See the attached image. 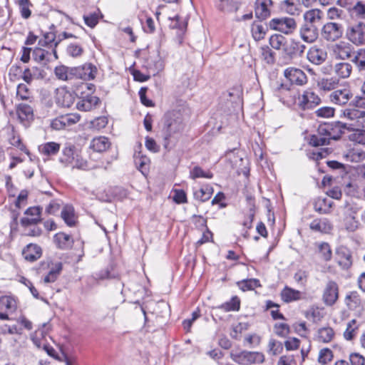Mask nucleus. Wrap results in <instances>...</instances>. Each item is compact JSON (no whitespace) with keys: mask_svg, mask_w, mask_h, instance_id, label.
<instances>
[{"mask_svg":"<svg viewBox=\"0 0 365 365\" xmlns=\"http://www.w3.org/2000/svg\"><path fill=\"white\" fill-rule=\"evenodd\" d=\"M17 110L20 118H30L33 116V108L26 103L19 104Z\"/></svg>","mask_w":365,"mask_h":365,"instance_id":"603ef678","label":"nucleus"},{"mask_svg":"<svg viewBox=\"0 0 365 365\" xmlns=\"http://www.w3.org/2000/svg\"><path fill=\"white\" fill-rule=\"evenodd\" d=\"M284 76L292 85L302 86L307 83V76L305 73L297 68L289 67L284 71Z\"/></svg>","mask_w":365,"mask_h":365,"instance_id":"39448f33","label":"nucleus"},{"mask_svg":"<svg viewBox=\"0 0 365 365\" xmlns=\"http://www.w3.org/2000/svg\"><path fill=\"white\" fill-rule=\"evenodd\" d=\"M273 90L279 95L284 96V97L287 96V93H294L291 83L288 84L277 82L274 85H273Z\"/></svg>","mask_w":365,"mask_h":365,"instance_id":"a18cd8bd","label":"nucleus"},{"mask_svg":"<svg viewBox=\"0 0 365 365\" xmlns=\"http://www.w3.org/2000/svg\"><path fill=\"white\" fill-rule=\"evenodd\" d=\"M22 254L27 261L34 262L41 257L42 250L38 245L29 244L23 250Z\"/></svg>","mask_w":365,"mask_h":365,"instance_id":"412c9836","label":"nucleus"},{"mask_svg":"<svg viewBox=\"0 0 365 365\" xmlns=\"http://www.w3.org/2000/svg\"><path fill=\"white\" fill-rule=\"evenodd\" d=\"M50 56L51 53L41 47H35L32 51V57L37 62H41L45 60L48 61Z\"/></svg>","mask_w":365,"mask_h":365,"instance_id":"de8ad7c7","label":"nucleus"},{"mask_svg":"<svg viewBox=\"0 0 365 365\" xmlns=\"http://www.w3.org/2000/svg\"><path fill=\"white\" fill-rule=\"evenodd\" d=\"M68 38H75V36L73 34H68L67 32H62L57 36L53 31L46 32L43 35L46 46H48L51 43H53L54 46H58L63 39Z\"/></svg>","mask_w":365,"mask_h":365,"instance_id":"4be33fe9","label":"nucleus"},{"mask_svg":"<svg viewBox=\"0 0 365 365\" xmlns=\"http://www.w3.org/2000/svg\"><path fill=\"white\" fill-rule=\"evenodd\" d=\"M269 26L273 30H277L285 34H289L296 29L297 24L293 18L281 17L274 18L269 21Z\"/></svg>","mask_w":365,"mask_h":365,"instance_id":"20e7f679","label":"nucleus"},{"mask_svg":"<svg viewBox=\"0 0 365 365\" xmlns=\"http://www.w3.org/2000/svg\"><path fill=\"white\" fill-rule=\"evenodd\" d=\"M339 80L336 77L322 78L317 82V86L320 90L324 91H330L337 88Z\"/></svg>","mask_w":365,"mask_h":365,"instance_id":"c85d7f7f","label":"nucleus"},{"mask_svg":"<svg viewBox=\"0 0 365 365\" xmlns=\"http://www.w3.org/2000/svg\"><path fill=\"white\" fill-rule=\"evenodd\" d=\"M344 115L351 120H355L356 124L351 125L356 126V130L365 128V111L358 108L346 109Z\"/></svg>","mask_w":365,"mask_h":365,"instance_id":"4468645a","label":"nucleus"},{"mask_svg":"<svg viewBox=\"0 0 365 365\" xmlns=\"http://www.w3.org/2000/svg\"><path fill=\"white\" fill-rule=\"evenodd\" d=\"M318 252L320 257L324 262H329L332 257V251L327 242L317 243Z\"/></svg>","mask_w":365,"mask_h":365,"instance_id":"58836bf2","label":"nucleus"},{"mask_svg":"<svg viewBox=\"0 0 365 365\" xmlns=\"http://www.w3.org/2000/svg\"><path fill=\"white\" fill-rule=\"evenodd\" d=\"M318 117L330 118L334 115V109L331 107H322L316 110Z\"/></svg>","mask_w":365,"mask_h":365,"instance_id":"338daca9","label":"nucleus"},{"mask_svg":"<svg viewBox=\"0 0 365 365\" xmlns=\"http://www.w3.org/2000/svg\"><path fill=\"white\" fill-rule=\"evenodd\" d=\"M282 299L286 303L298 301L302 299V293L299 290L285 286L280 294Z\"/></svg>","mask_w":365,"mask_h":365,"instance_id":"a878e982","label":"nucleus"},{"mask_svg":"<svg viewBox=\"0 0 365 365\" xmlns=\"http://www.w3.org/2000/svg\"><path fill=\"white\" fill-rule=\"evenodd\" d=\"M351 68V66L347 63H339L335 66V72L340 78H346L350 76Z\"/></svg>","mask_w":365,"mask_h":365,"instance_id":"c03bdc74","label":"nucleus"},{"mask_svg":"<svg viewBox=\"0 0 365 365\" xmlns=\"http://www.w3.org/2000/svg\"><path fill=\"white\" fill-rule=\"evenodd\" d=\"M322 14V11L319 9H312L307 11L304 15V20L307 22L306 24L314 25V24L319 21Z\"/></svg>","mask_w":365,"mask_h":365,"instance_id":"79ce46f5","label":"nucleus"},{"mask_svg":"<svg viewBox=\"0 0 365 365\" xmlns=\"http://www.w3.org/2000/svg\"><path fill=\"white\" fill-rule=\"evenodd\" d=\"M350 365H365V358L357 353L351 354L349 356Z\"/></svg>","mask_w":365,"mask_h":365,"instance_id":"774afa93","label":"nucleus"},{"mask_svg":"<svg viewBox=\"0 0 365 365\" xmlns=\"http://www.w3.org/2000/svg\"><path fill=\"white\" fill-rule=\"evenodd\" d=\"M345 302L349 309H354L360 304V299L356 293L352 292L346 295Z\"/></svg>","mask_w":365,"mask_h":365,"instance_id":"5fc2aeb1","label":"nucleus"},{"mask_svg":"<svg viewBox=\"0 0 365 365\" xmlns=\"http://www.w3.org/2000/svg\"><path fill=\"white\" fill-rule=\"evenodd\" d=\"M300 36L303 41L312 43L318 37V31L314 25L305 24L300 30Z\"/></svg>","mask_w":365,"mask_h":365,"instance_id":"5701e85b","label":"nucleus"},{"mask_svg":"<svg viewBox=\"0 0 365 365\" xmlns=\"http://www.w3.org/2000/svg\"><path fill=\"white\" fill-rule=\"evenodd\" d=\"M75 69L76 79L84 81L93 80L98 72L96 66L92 63H85L81 66H76Z\"/></svg>","mask_w":365,"mask_h":365,"instance_id":"f8f14e48","label":"nucleus"},{"mask_svg":"<svg viewBox=\"0 0 365 365\" xmlns=\"http://www.w3.org/2000/svg\"><path fill=\"white\" fill-rule=\"evenodd\" d=\"M327 58V52L324 47H310L307 52L308 60L314 64L320 65Z\"/></svg>","mask_w":365,"mask_h":365,"instance_id":"dca6fc26","label":"nucleus"},{"mask_svg":"<svg viewBox=\"0 0 365 365\" xmlns=\"http://www.w3.org/2000/svg\"><path fill=\"white\" fill-rule=\"evenodd\" d=\"M339 297V287L337 284L332 280L329 281L324 287L322 299L327 306H332L336 303Z\"/></svg>","mask_w":365,"mask_h":365,"instance_id":"9d476101","label":"nucleus"},{"mask_svg":"<svg viewBox=\"0 0 365 365\" xmlns=\"http://www.w3.org/2000/svg\"><path fill=\"white\" fill-rule=\"evenodd\" d=\"M75 67H68L64 65L56 66L54 68V75L59 81H70L76 78Z\"/></svg>","mask_w":365,"mask_h":365,"instance_id":"2eb2a0df","label":"nucleus"},{"mask_svg":"<svg viewBox=\"0 0 365 365\" xmlns=\"http://www.w3.org/2000/svg\"><path fill=\"white\" fill-rule=\"evenodd\" d=\"M352 94L349 89H339L332 92L329 96L330 101L334 104L345 105L351 98Z\"/></svg>","mask_w":365,"mask_h":365,"instance_id":"6ab92c4d","label":"nucleus"},{"mask_svg":"<svg viewBox=\"0 0 365 365\" xmlns=\"http://www.w3.org/2000/svg\"><path fill=\"white\" fill-rule=\"evenodd\" d=\"M212 194V188L210 187H202L194 192V197L195 199L202 202L208 200Z\"/></svg>","mask_w":365,"mask_h":365,"instance_id":"49530a36","label":"nucleus"},{"mask_svg":"<svg viewBox=\"0 0 365 365\" xmlns=\"http://www.w3.org/2000/svg\"><path fill=\"white\" fill-rule=\"evenodd\" d=\"M62 116L66 128L76 124L80 120V115L76 113H69Z\"/></svg>","mask_w":365,"mask_h":365,"instance_id":"052dcab7","label":"nucleus"},{"mask_svg":"<svg viewBox=\"0 0 365 365\" xmlns=\"http://www.w3.org/2000/svg\"><path fill=\"white\" fill-rule=\"evenodd\" d=\"M217 308L221 309L225 312L238 311L240 308V299L238 297L234 296L229 302L222 304Z\"/></svg>","mask_w":365,"mask_h":365,"instance_id":"e433bc0d","label":"nucleus"},{"mask_svg":"<svg viewBox=\"0 0 365 365\" xmlns=\"http://www.w3.org/2000/svg\"><path fill=\"white\" fill-rule=\"evenodd\" d=\"M262 55L264 60L269 64L274 62V53L271 50L270 47H261Z\"/></svg>","mask_w":365,"mask_h":365,"instance_id":"bf43d9fd","label":"nucleus"},{"mask_svg":"<svg viewBox=\"0 0 365 365\" xmlns=\"http://www.w3.org/2000/svg\"><path fill=\"white\" fill-rule=\"evenodd\" d=\"M240 0H219L217 6L224 12L236 11L239 8Z\"/></svg>","mask_w":365,"mask_h":365,"instance_id":"7c9ffc66","label":"nucleus"},{"mask_svg":"<svg viewBox=\"0 0 365 365\" xmlns=\"http://www.w3.org/2000/svg\"><path fill=\"white\" fill-rule=\"evenodd\" d=\"M78 155L76 147L70 143L65 145L62 150V155L59 158V161L65 166H71L75 162V158Z\"/></svg>","mask_w":365,"mask_h":365,"instance_id":"f3484780","label":"nucleus"},{"mask_svg":"<svg viewBox=\"0 0 365 365\" xmlns=\"http://www.w3.org/2000/svg\"><path fill=\"white\" fill-rule=\"evenodd\" d=\"M74 161L75 162H73V164H71V167H72L73 168H76L78 169L88 170L101 167L100 165L91 164L88 161L83 160L79 154L76 156V158H75Z\"/></svg>","mask_w":365,"mask_h":365,"instance_id":"ea45409f","label":"nucleus"},{"mask_svg":"<svg viewBox=\"0 0 365 365\" xmlns=\"http://www.w3.org/2000/svg\"><path fill=\"white\" fill-rule=\"evenodd\" d=\"M359 329V324L356 319H352L346 324V330L344 332V337L346 340H352L356 335Z\"/></svg>","mask_w":365,"mask_h":365,"instance_id":"c9c22d12","label":"nucleus"},{"mask_svg":"<svg viewBox=\"0 0 365 365\" xmlns=\"http://www.w3.org/2000/svg\"><path fill=\"white\" fill-rule=\"evenodd\" d=\"M271 46H284L287 43L286 38L282 34H274L269 38Z\"/></svg>","mask_w":365,"mask_h":365,"instance_id":"69168bd1","label":"nucleus"},{"mask_svg":"<svg viewBox=\"0 0 365 365\" xmlns=\"http://www.w3.org/2000/svg\"><path fill=\"white\" fill-rule=\"evenodd\" d=\"M252 33L253 38L256 40H260L264 38L265 35L264 28L262 25H254L252 28Z\"/></svg>","mask_w":365,"mask_h":365,"instance_id":"680f3d73","label":"nucleus"},{"mask_svg":"<svg viewBox=\"0 0 365 365\" xmlns=\"http://www.w3.org/2000/svg\"><path fill=\"white\" fill-rule=\"evenodd\" d=\"M237 286L243 292L253 290L256 287H261L259 280L257 279H246L237 282Z\"/></svg>","mask_w":365,"mask_h":365,"instance_id":"72a5a7b5","label":"nucleus"},{"mask_svg":"<svg viewBox=\"0 0 365 365\" xmlns=\"http://www.w3.org/2000/svg\"><path fill=\"white\" fill-rule=\"evenodd\" d=\"M16 94L21 100H29L31 96L29 88L24 83L19 84L17 86Z\"/></svg>","mask_w":365,"mask_h":365,"instance_id":"6e6d98bb","label":"nucleus"},{"mask_svg":"<svg viewBox=\"0 0 365 365\" xmlns=\"http://www.w3.org/2000/svg\"><path fill=\"white\" fill-rule=\"evenodd\" d=\"M16 302L12 297L4 296L0 299V309H5L8 312L12 313L16 311Z\"/></svg>","mask_w":365,"mask_h":365,"instance_id":"a19ab883","label":"nucleus"},{"mask_svg":"<svg viewBox=\"0 0 365 365\" xmlns=\"http://www.w3.org/2000/svg\"><path fill=\"white\" fill-rule=\"evenodd\" d=\"M213 174L210 171H204L200 167L195 166L190 172V178L195 180L199 178L211 179Z\"/></svg>","mask_w":365,"mask_h":365,"instance_id":"8fccbe9b","label":"nucleus"},{"mask_svg":"<svg viewBox=\"0 0 365 365\" xmlns=\"http://www.w3.org/2000/svg\"><path fill=\"white\" fill-rule=\"evenodd\" d=\"M334 336L335 332L334 329L331 327L327 326L319 328L317 330L315 339L318 342L327 344L334 339Z\"/></svg>","mask_w":365,"mask_h":365,"instance_id":"b1692460","label":"nucleus"},{"mask_svg":"<svg viewBox=\"0 0 365 365\" xmlns=\"http://www.w3.org/2000/svg\"><path fill=\"white\" fill-rule=\"evenodd\" d=\"M346 36L354 44H365V24L359 23L355 26L349 27Z\"/></svg>","mask_w":365,"mask_h":365,"instance_id":"1a4fd4ad","label":"nucleus"},{"mask_svg":"<svg viewBox=\"0 0 365 365\" xmlns=\"http://www.w3.org/2000/svg\"><path fill=\"white\" fill-rule=\"evenodd\" d=\"M283 349L282 342L275 339H271L269 342V352L272 355H277L282 352Z\"/></svg>","mask_w":365,"mask_h":365,"instance_id":"4d7b16f0","label":"nucleus"},{"mask_svg":"<svg viewBox=\"0 0 365 365\" xmlns=\"http://www.w3.org/2000/svg\"><path fill=\"white\" fill-rule=\"evenodd\" d=\"M343 28L335 22H329L324 25L322 29V36L329 41H334L341 37Z\"/></svg>","mask_w":365,"mask_h":365,"instance_id":"423d86ee","label":"nucleus"},{"mask_svg":"<svg viewBox=\"0 0 365 365\" xmlns=\"http://www.w3.org/2000/svg\"><path fill=\"white\" fill-rule=\"evenodd\" d=\"M74 93L68 91L66 87H60L56 90L55 100L57 105L69 108L75 101Z\"/></svg>","mask_w":365,"mask_h":365,"instance_id":"0eeeda50","label":"nucleus"},{"mask_svg":"<svg viewBox=\"0 0 365 365\" xmlns=\"http://www.w3.org/2000/svg\"><path fill=\"white\" fill-rule=\"evenodd\" d=\"M351 61L355 63L361 70H365V50L360 49L354 53Z\"/></svg>","mask_w":365,"mask_h":365,"instance_id":"864d4df0","label":"nucleus"},{"mask_svg":"<svg viewBox=\"0 0 365 365\" xmlns=\"http://www.w3.org/2000/svg\"><path fill=\"white\" fill-rule=\"evenodd\" d=\"M41 76L40 70L37 67H33L31 69L26 68L22 75L23 80L27 83H31L34 78H38Z\"/></svg>","mask_w":365,"mask_h":365,"instance_id":"09e8293b","label":"nucleus"},{"mask_svg":"<svg viewBox=\"0 0 365 365\" xmlns=\"http://www.w3.org/2000/svg\"><path fill=\"white\" fill-rule=\"evenodd\" d=\"M54 241L58 248L66 250L72 247L73 239L71 235L63 232H59L55 235Z\"/></svg>","mask_w":365,"mask_h":365,"instance_id":"cd10ccee","label":"nucleus"},{"mask_svg":"<svg viewBox=\"0 0 365 365\" xmlns=\"http://www.w3.org/2000/svg\"><path fill=\"white\" fill-rule=\"evenodd\" d=\"M345 158L352 163H360L365 160V152L360 148H353L347 152Z\"/></svg>","mask_w":365,"mask_h":365,"instance_id":"f704fd0d","label":"nucleus"},{"mask_svg":"<svg viewBox=\"0 0 365 365\" xmlns=\"http://www.w3.org/2000/svg\"><path fill=\"white\" fill-rule=\"evenodd\" d=\"M110 146L108 138L104 136L95 138L92 140L91 147L96 152L101 153L106 150Z\"/></svg>","mask_w":365,"mask_h":365,"instance_id":"473e14b6","label":"nucleus"},{"mask_svg":"<svg viewBox=\"0 0 365 365\" xmlns=\"http://www.w3.org/2000/svg\"><path fill=\"white\" fill-rule=\"evenodd\" d=\"M332 202L327 198L317 197L314 202V209L319 214H328L330 212Z\"/></svg>","mask_w":365,"mask_h":365,"instance_id":"bb28decb","label":"nucleus"},{"mask_svg":"<svg viewBox=\"0 0 365 365\" xmlns=\"http://www.w3.org/2000/svg\"><path fill=\"white\" fill-rule=\"evenodd\" d=\"M272 5V0H256L255 1V16L260 20H264L270 16L269 8Z\"/></svg>","mask_w":365,"mask_h":365,"instance_id":"a211bd4d","label":"nucleus"},{"mask_svg":"<svg viewBox=\"0 0 365 365\" xmlns=\"http://www.w3.org/2000/svg\"><path fill=\"white\" fill-rule=\"evenodd\" d=\"M312 230L323 233H328L332 229V225L327 218L315 219L309 225Z\"/></svg>","mask_w":365,"mask_h":365,"instance_id":"393cba45","label":"nucleus"},{"mask_svg":"<svg viewBox=\"0 0 365 365\" xmlns=\"http://www.w3.org/2000/svg\"><path fill=\"white\" fill-rule=\"evenodd\" d=\"M148 162L149 159L146 157H135V165L142 173H144V171L147 170Z\"/></svg>","mask_w":365,"mask_h":365,"instance_id":"13d9d810","label":"nucleus"},{"mask_svg":"<svg viewBox=\"0 0 365 365\" xmlns=\"http://www.w3.org/2000/svg\"><path fill=\"white\" fill-rule=\"evenodd\" d=\"M117 277V275L114 274H111L110 271L108 269L106 270H102L98 273H96L93 278L96 282H99L101 280L108 279H113Z\"/></svg>","mask_w":365,"mask_h":365,"instance_id":"0e129e2a","label":"nucleus"},{"mask_svg":"<svg viewBox=\"0 0 365 365\" xmlns=\"http://www.w3.org/2000/svg\"><path fill=\"white\" fill-rule=\"evenodd\" d=\"M99 102V98L97 96L92 95H87L80 99L77 104L76 108L79 110L89 111L94 108Z\"/></svg>","mask_w":365,"mask_h":365,"instance_id":"aec40b11","label":"nucleus"},{"mask_svg":"<svg viewBox=\"0 0 365 365\" xmlns=\"http://www.w3.org/2000/svg\"><path fill=\"white\" fill-rule=\"evenodd\" d=\"M320 98L311 90H307L299 98V106L302 110L310 109L319 105Z\"/></svg>","mask_w":365,"mask_h":365,"instance_id":"9b49d317","label":"nucleus"},{"mask_svg":"<svg viewBox=\"0 0 365 365\" xmlns=\"http://www.w3.org/2000/svg\"><path fill=\"white\" fill-rule=\"evenodd\" d=\"M333 359V353L331 349L324 348L320 350L318 356V361L322 365L329 363Z\"/></svg>","mask_w":365,"mask_h":365,"instance_id":"3c124183","label":"nucleus"},{"mask_svg":"<svg viewBox=\"0 0 365 365\" xmlns=\"http://www.w3.org/2000/svg\"><path fill=\"white\" fill-rule=\"evenodd\" d=\"M184 127L182 115L180 111L173 110L165 114L163 133L165 148H168L172 138L182 132Z\"/></svg>","mask_w":365,"mask_h":365,"instance_id":"f257e3e1","label":"nucleus"},{"mask_svg":"<svg viewBox=\"0 0 365 365\" xmlns=\"http://www.w3.org/2000/svg\"><path fill=\"white\" fill-rule=\"evenodd\" d=\"M62 268L63 265L61 262H58L55 264H52V267L50 268L48 273L45 276L43 282L45 283L54 282L58 277Z\"/></svg>","mask_w":365,"mask_h":365,"instance_id":"2f4dec72","label":"nucleus"},{"mask_svg":"<svg viewBox=\"0 0 365 365\" xmlns=\"http://www.w3.org/2000/svg\"><path fill=\"white\" fill-rule=\"evenodd\" d=\"M334 52L340 59H350L354 58L355 52L351 51V47H334Z\"/></svg>","mask_w":365,"mask_h":365,"instance_id":"37998d69","label":"nucleus"},{"mask_svg":"<svg viewBox=\"0 0 365 365\" xmlns=\"http://www.w3.org/2000/svg\"><path fill=\"white\" fill-rule=\"evenodd\" d=\"M336 260L344 269H349L352 264L351 251L344 246H339L335 251Z\"/></svg>","mask_w":365,"mask_h":365,"instance_id":"ddd939ff","label":"nucleus"},{"mask_svg":"<svg viewBox=\"0 0 365 365\" xmlns=\"http://www.w3.org/2000/svg\"><path fill=\"white\" fill-rule=\"evenodd\" d=\"M41 208L39 206L29 207L20 220L21 225L28 227L37 225L41 220Z\"/></svg>","mask_w":365,"mask_h":365,"instance_id":"6e6552de","label":"nucleus"},{"mask_svg":"<svg viewBox=\"0 0 365 365\" xmlns=\"http://www.w3.org/2000/svg\"><path fill=\"white\" fill-rule=\"evenodd\" d=\"M344 128V126L340 123H338L335 128L329 124L320 125L317 133L310 137L309 144L314 147L329 145L331 140H337L341 137V128Z\"/></svg>","mask_w":365,"mask_h":365,"instance_id":"f03ea898","label":"nucleus"},{"mask_svg":"<svg viewBox=\"0 0 365 365\" xmlns=\"http://www.w3.org/2000/svg\"><path fill=\"white\" fill-rule=\"evenodd\" d=\"M61 145L56 142H48L38 147L39 152L46 156L56 155L60 150Z\"/></svg>","mask_w":365,"mask_h":365,"instance_id":"c756f323","label":"nucleus"},{"mask_svg":"<svg viewBox=\"0 0 365 365\" xmlns=\"http://www.w3.org/2000/svg\"><path fill=\"white\" fill-rule=\"evenodd\" d=\"M61 217L64 220V222L70 227L74 225L75 224V215H74V209L71 205H66L63 207L61 211Z\"/></svg>","mask_w":365,"mask_h":365,"instance_id":"4c0bfd02","label":"nucleus"},{"mask_svg":"<svg viewBox=\"0 0 365 365\" xmlns=\"http://www.w3.org/2000/svg\"><path fill=\"white\" fill-rule=\"evenodd\" d=\"M231 359L240 365H252L262 364L265 358L261 352L242 351L239 353H231Z\"/></svg>","mask_w":365,"mask_h":365,"instance_id":"7ed1b4c3","label":"nucleus"},{"mask_svg":"<svg viewBox=\"0 0 365 365\" xmlns=\"http://www.w3.org/2000/svg\"><path fill=\"white\" fill-rule=\"evenodd\" d=\"M298 3L299 0H285L283 2L287 12L291 14H294L298 11L297 8Z\"/></svg>","mask_w":365,"mask_h":365,"instance_id":"e2e57ef3","label":"nucleus"}]
</instances>
